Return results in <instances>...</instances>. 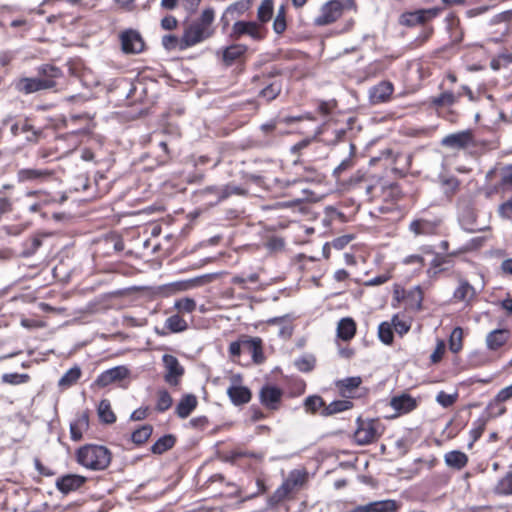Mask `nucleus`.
<instances>
[{"instance_id":"10","label":"nucleus","mask_w":512,"mask_h":512,"mask_svg":"<svg viewBox=\"0 0 512 512\" xmlns=\"http://www.w3.org/2000/svg\"><path fill=\"white\" fill-rule=\"evenodd\" d=\"M162 362L165 368V382L170 386H177L184 375V367L180 364L179 360L171 354H164L162 356Z\"/></svg>"},{"instance_id":"8","label":"nucleus","mask_w":512,"mask_h":512,"mask_svg":"<svg viewBox=\"0 0 512 512\" xmlns=\"http://www.w3.org/2000/svg\"><path fill=\"white\" fill-rule=\"evenodd\" d=\"M440 143L443 147L452 150H464L468 147L474 146V134L470 129L462 130L446 135L442 138Z\"/></svg>"},{"instance_id":"4","label":"nucleus","mask_w":512,"mask_h":512,"mask_svg":"<svg viewBox=\"0 0 512 512\" xmlns=\"http://www.w3.org/2000/svg\"><path fill=\"white\" fill-rule=\"evenodd\" d=\"M307 480V473L301 470H293L284 482L274 491L270 497L271 504H278L289 494L301 488Z\"/></svg>"},{"instance_id":"1","label":"nucleus","mask_w":512,"mask_h":512,"mask_svg":"<svg viewBox=\"0 0 512 512\" xmlns=\"http://www.w3.org/2000/svg\"><path fill=\"white\" fill-rule=\"evenodd\" d=\"M76 461L85 469L104 471L112 461L111 451L104 445L85 444L75 452Z\"/></svg>"},{"instance_id":"51","label":"nucleus","mask_w":512,"mask_h":512,"mask_svg":"<svg viewBox=\"0 0 512 512\" xmlns=\"http://www.w3.org/2000/svg\"><path fill=\"white\" fill-rule=\"evenodd\" d=\"M486 423L487 421L484 418H479L473 422V427L470 430L471 442L469 443V447H471L473 443L482 436L486 427Z\"/></svg>"},{"instance_id":"11","label":"nucleus","mask_w":512,"mask_h":512,"mask_svg":"<svg viewBox=\"0 0 512 512\" xmlns=\"http://www.w3.org/2000/svg\"><path fill=\"white\" fill-rule=\"evenodd\" d=\"M121 49L125 54H139L145 43L141 34L134 29H127L120 34Z\"/></svg>"},{"instance_id":"45","label":"nucleus","mask_w":512,"mask_h":512,"mask_svg":"<svg viewBox=\"0 0 512 512\" xmlns=\"http://www.w3.org/2000/svg\"><path fill=\"white\" fill-rule=\"evenodd\" d=\"M303 405L306 412L315 414L325 407V402L322 397L318 395H311L305 398Z\"/></svg>"},{"instance_id":"44","label":"nucleus","mask_w":512,"mask_h":512,"mask_svg":"<svg viewBox=\"0 0 512 512\" xmlns=\"http://www.w3.org/2000/svg\"><path fill=\"white\" fill-rule=\"evenodd\" d=\"M463 348V329L455 327L449 337V349L453 353H458Z\"/></svg>"},{"instance_id":"7","label":"nucleus","mask_w":512,"mask_h":512,"mask_svg":"<svg viewBox=\"0 0 512 512\" xmlns=\"http://www.w3.org/2000/svg\"><path fill=\"white\" fill-rule=\"evenodd\" d=\"M344 4L339 0H330L325 2L319 15L314 19L315 26H327L336 22L343 14Z\"/></svg>"},{"instance_id":"59","label":"nucleus","mask_w":512,"mask_h":512,"mask_svg":"<svg viewBox=\"0 0 512 512\" xmlns=\"http://www.w3.org/2000/svg\"><path fill=\"white\" fill-rule=\"evenodd\" d=\"M403 263L406 265H416L418 270H421L425 265V260L421 255L413 254L405 257Z\"/></svg>"},{"instance_id":"58","label":"nucleus","mask_w":512,"mask_h":512,"mask_svg":"<svg viewBox=\"0 0 512 512\" xmlns=\"http://www.w3.org/2000/svg\"><path fill=\"white\" fill-rule=\"evenodd\" d=\"M20 131L21 133H27V141H36L37 140V137H38V134L39 132L36 131L32 125H30L28 122H24L22 124H20Z\"/></svg>"},{"instance_id":"18","label":"nucleus","mask_w":512,"mask_h":512,"mask_svg":"<svg viewBox=\"0 0 512 512\" xmlns=\"http://www.w3.org/2000/svg\"><path fill=\"white\" fill-rule=\"evenodd\" d=\"M129 376V370L125 366H116L102 372L95 384L99 387H106L114 382L121 381Z\"/></svg>"},{"instance_id":"21","label":"nucleus","mask_w":512,"mask_h":512,"mask_svg":"<svg viewBox=\"0 0 512 512\" xmlns=\"http://www.w3.org/2000/svg\"><path fill=\"white\" fill-rule=\"evenodd\" d=\"M391 407L399 414H406L413 411L417 407V401L408 394L395 396L390 401Z\"/></svg>"},{"instance_id":"36","label":"nucleus","mask_w":512,"mask_h":512,"mask_svg":"<svg viewBox=\"0 0 512 512\" xmlns=\"http://www.w3.org/2000/svg\"><path fill=\"white\" fill-rule=\"evenodd\" d=\"M371 512H397L399 505L395 500L386 499L368 503Z\"/></svg>"},{"instance_id":"3","label":"nucleus","mask_w":512,"mask_h":512,"mask_svg":"<svg viewBox=\"0 0 512 512\" xmlns=\"http://www.w3.org/2000/svg\"><path fill=\"white\" fill-rule=\"evenodd\" d=\"M383 426L377 419H357V429L354 432V441L358 445H367L383 434Z\"/></svg>"},{"instance_id":"33","label":"nucleus","mask_w":512,"mask_h":512,"mask_svg":"<svg viewBox=\"0 0 512 512\" xmlns=\"http://www.w3.org/2000/svg\"><path fill=\"white\" fill-rule=\"evenodd\" d=\"M352 402L349 400H335L329 405L325 404V407L320 411V414L324 417H328L352 408Z\"/></svg>"},{"instance_id":"29","label":"nucleus","mask_w":512,"mask_h":512,"mask_svg":"<svg viewBox=\"0 0 512 512\" xmlns=\"http://www.w3.org/2000/svg\"><path fill=\"white\" fill-rule=\"evenodd\" d=\"M89 427V418L87 414H82L75 421L70 424V435L73 441H80L83 437V432Z\"/></svg>"},{"instance_id":"6","label":"nucleus","mask_w":512,"mask_h":512,"mask_svg":"<svg viewBox=\"0 0 512 512\" xmlns=\"http://www.w3.org/2000/svg\"><path fill=\"white\" fill-rule=\"evenodd\" d=\"M265 26L256 21H236L231 29L230 38L239 40L243 36H249L254 41H261L266 37Z\"/></svg>"},{"instance_id":"26","label":"nucleus","mask_w":512,"mask_h":512,"mask_svg":"<svg viewBox=\"0 0 512 512\" xmlns=\"http://www.w3.org/2000/svg\"><path fill=\"white\" fill-rule=\"evenodd\" d=\"M476 296L475 288L467 281L460 280L458 287L453 293V298L460 302L469 303Z\"/></svg>"},{"instance_id":"23","label":"nucleus","mask_w":512,"mask_h":512,"mask_svg":"<svg viewBox=\"0 0 512 512\" xmlns=\"http://www.w3.org/2000/svg\"><path fill=\"white\" fill-rule=\"evenodd\" d=\"M468 456L460 450H452L444 455V463L454 470H462L468 464Z\"/></svg>"},{"instance_id":"57","label":"nucleus","mask_w":512,"mask_h":512,"mask_svg":"<svg viewBox=\"0 0 512 512\" xmlns=\"http://www.w3.org/2000/svg\"><path fill=\"white\" fill-rule=\"evenodd\" d=\"M391 324L393 329L398 333L400 336L407 333L410 329V326L406 323V321L399 318L398 315H394L391 320Z\"/></svg>"},{"instance_id":"9","label":"nucleus","mask_w":512,"mask_h":512,"mask_svg":"<svg viewBox=\"0 0 512 512\" xmlns=\"http://www.w3.org/2000/svg\"><path fill=\"white\" fill-rule=\"evenodd\" d=\"M214 31H207L194 21L188 24L182 34V47H193L210 38Z\"/></svg>"},{"instance_id":"5","label":"nucleus","mask_w":512,"mask_h":512,"mask_svg":"<svg viewBox=\"0 0 512 512\" xmlns=\"http://www.w3.org/2000/svg\"><path fill=\"white\" fill-rule=\"evenodd\" d=\"M456 208L459 224L465 231L474 233L482 230L476 227V213L471 195H461L457 200Z\"/></svg>"},{"instance_id":"40","label":"nucleus","mask_w":512,"mask_h":512,"mask_svg":"<svg viewBox=\"0 0 512 512\" xmlns=\"http://www.w3.org/2000/svg\"><path fill=\"white\" fill-rule=\"evenodd\" d=\"M494 493L501 496L512 495V471L502 477L494 487Z\"/></svg>"},{"instance_id":"54","label":"nucleus","mask_w":512,"mask_h":512,"mask_svg":"<svg viewBox=\"0 0 512 512\" xmlns=\"http://www.w3.org/2000/svg\"><path fill=\"white\" fill-rule=\"evenodd\" d=\"M29 378L28 374L6 373L2 375V382L11 385H18L28 382Z\"/></svg>"},{"instance_id":"56","label":"nucleus","mask_w":512,"mask_h":512,"mask_svg":"<svg viewBox=\"0 0 512 512\" xmlns=\"http://www.w3.org/2000/svg\"><path fill=\"white\" fill-rule=\"evenodd\" d=\"M447 262L446 258L437 254L433 259L432 261L430 262V267L429 269L427 270V274L430 276V275H435L437 274L438 272L442 271L443 268L442 266Z\"/></svg>"},{"instance_id":"61","label":"nucleus","mask_w":512,"mask_h":512,"mask_svg":"<svg viewBox=\"0 0 512 512\" xmlns=\"http://www.w3.org/2000/svg\"><path fill=\"white\" fill-rule=\"evenodd\" d=\"M295 365L301 372H309L314 367V360L308 358H300L295 361Z\"/></svg>"},{"instance_id":"32","label":"nucleus","mask_w":512,"mask_h":512,"mask_svg":"<svg viewBox=\"0 0 512 512\" xmlns=\"http://www.w3.org/2000/svg\"><path fill=\"white\" fill-rule=\"evenodd\" d=\"M176 443V438L172 434H167L160 437L150 448L151 452L156 455H161L164 452L173 448Z\"/></svg>"},{"instance_id":"38","label":"nucleus","mask_w":512,"mask_h":512,"mask_svg":"<svg viewBox=\"0 0 512 512\" xmlns=\"http://www.w3.org/2000/svg\"><path fill=\"white\" fill-rule=\"evenodd\" d=\"M165 327L172 333H180L188 328V324L180 315L174 314L166 319Z\"/></svg>"},{"instance_id":"60","label":"nucleus","mask_w":512,"mask_h":512,"mask_svg":"<svg viewBox=\"0 0 512 512\" xmlns=\"http://www.w3.org/2000/svg\"><path fill=\"white\" fill-rule=\"evenodd\" d=\"M444 352H445V343H444V341L439 340L433 353L430 356L431 362L438 363L442 359Z\"/></svg>"},{"instance_id":"28","label":"nucleus","mask_w":512,"mask_h":512,"mask_svg":"<svg viewBox=\"0 0 512 512\" xmlns=\"http://www.w3.org/2000/svg\"><path fill=\"white\" fill-rule=\"evenodd\" d=\"M461 94H454L452 91H444L438 96L431 97L430 103L435 108L450 107L458 102Z\"/></svg>"},{"instance_id":"35","label":"nucleus","mask_w":512,"mask_h":512,"mask_svg":"<svg viewBox=\"0 0 512 512\" xmlns=\"http://www.w3.org/2000/svg\"><path fill=\"white\" fill-rule=\"evenodd\" d=\"M97 412L100 420L105 424H112L116 421V415L114 414L111 408V403L108 399L100 401Z\"/></svg>"},{"instance_id":"20","label":"nucleus","mask_w":512,"mask_h":512,"mask_svg":"<svg viewBox=\"0 0 512 512\" xmlns=\"http://www.w3.org/2000/svg\"><path fill=\"white\" fill-rule=\"evenodd\" d=\"M510 338V331L508 329H495L489 332L486 336L485 342L487 349L496 351L507 343Z\"/></svg>"},{"instance_id":"34","label":"nucleus","mask_w":512,"mask_h":512,"mask_svg":"<svg viewBox=\"0 0 512 512\" xmlns=\"http://www.w3.org/2000/svg\"><path fill=\"white\" fill-rule=\"evenodd\" d=\"M46 236L47 235L36 234V235L28 238L27 240H25V242L23 243L22 255L25 257H30V256L34 255L38 251V249L42 246L43 239Z\"/></svg>"},{"instance_id":"19","label":"nucleus","mask_w":512,"mask_h":512,"mask_svg":"<svg viewBox=\"0 0 512 512\" xmlns=\"http://www.w3.org/2000/svg\"><path fill=\"white\" fill-rule=\"evenodd\" d=\"M394 91L393 84L389 81H382L369 90V101L373 105L387 102Z\"/></svg>"},{"instance_id":"25","label":"nucleus","mask_w":512,"mask_h":512,"mask_svg":"<svg viewBox=\"0 0 512 512\" xmlns=\"http://www.w3.org/2000/svg\"><path fill=\"white\" fill-rule=\"evenodd\" d=\"M356 334V323L350 317L342 318L337 325V337L343 341H350Z\"/></svg>"},{"instance_id":"63","label":"nucleus","mask_w":512,"mask_h":512,"mask_svg":"<svg viewBox=\"0 0 512 512\" xmlns=\"http://www.w3.org/2000/svg\"><path fill=\"white\" fill-rule=\"evenodd\" d=\"M510 398H512V385H509V386L501 389L495 396V401L502 403V402H506Z\"/></svg>"},{"instance_id":"42","label":"nucleus","mask_w":512,"mask_h":512,"mask_svg":"<svg viewBox=\"0 0 512 512\" xmlns=\"http://www.w3.org/2000/svg\"><path fill=\"white\" fill-rule=\"evenodd\" d=\"M244 346L251 352L254 362L263 361L262 341L260 338H253L244 342Z\"/></svg>"},{"instance_id":"13","label":"nucleus","mask_w":512,"mask_h":512,"mask_svg":"<svg viewBox=\"0 0 512 512\" xmlns=\"http://www.w3.org/2000/svg\"><path fill=\"white\" fill-rule=\"evenodd\" d=\"M440 218H418L414 219L409 224V231L414 236H431L437 233L439 226L441 225Z\"/></svg>"},{"instance_id":"12","label":"nucleus","mask_w":512,"mask_h":512,"mask_svg":"<svg viewBox=\"0 0 512 512\" xmlns=\"http://www.w3.org/2000/svg\"><path fill=\"white\" fill-rule=\"evenodd\" d=\"M439 13V8L419 9L412 12H405L400 16V23L409 27L424 24L435 18Z\"/></svg>"},{"instance_id":"52","label":"nucleus","mask_w":512,"mask_h":512,"mask_svg":"<svg viewBox=\"0 0 512 512\" xmlns=\"http://www.w3.org/2000/svg\"><path fill=\"white\" fill-rule=\"evenodd\" d=\"M174 308L182 313H192L196 309V302L189 297L181 298L175 301Z\"/></svg>"},{"instance_id":"14","label":"nucleus","mask_w":512,"mask_h":512,"mask_svg":"<svg viewBox=\"0 0 512 512\" xmlns=\"http://www.w3.org/2000/svg\"><path fill=\"white\" fill-rule=\"evenodd\" d=\"M283 396V391L274 385H264L260 392L259 398L263 406L270 410H277L280 406Z\"/></svg>"},{"instance_id":"24","label":"nucleus","mask_w":512,"mask_h":512,"mask_svg":"<svg viewBox=\"0 0 512 512\" xmlns=\"http://www.w3.org/2000/svg\"><path fill=\"white\" fill-rule=\"evenodd\" d=\"M198 404L197 398L193 394L184 395L176 406V414L179 418H187Z\"/></svg>"},{"instance_id":"50","label":"nucleus","mask_w":512,"mask_h":512,"mask_svg":"<svg viewBox=\"0 0 512 512\" xmlns=\"http://www.w3.org/2000/svg\"><path fill=\"white\" fill-rule=\"evenodd\" d=\"M282 84L280 82H272L260 91V96L267 101H272L281 93Z\"/></svg>"},{"instance_id":"31","label":"nucleus","mask_w":512,"mask_h":512,"mask_svg":"<svg viewBox=\"0 0 512 512\" xmlns=\"http://www.w3.org/2000/svg\"><path fill=\"white\" fill-rule=\"evenodd\" d=\"M82 370L78 365L73 366L59 379L58 386L61 389H68L80 379Z\"/></svg>"},{"instance_id":"2","label":"nucleus","mask_w":512,"mask_h":512,"mask_svg":"<svg viewBox=\"0 0 512 512\" xmlns=\"http://www.w3.org/2000/svg\"><path fill=\"white\" fill-rule=\"evenodd\" d=\"M62 77V71L53 65H43L39 68V77L22 78L16 83V89L24 94L52 89L57 85L56 80Z\"/></svg>"},{"instance_id":"47","label":"nucleus","mask_w":512,"mask_h":512,"mask_svg":"<svg viewBox=\"0 0 512 512\" xmlns=\"http://www.w3.org/2000/svg\"><path fill=\"white\" fill-rule=\"evenodd\" d=\"M214 18H215V11L213 8L209 7V8H205L202 11L199 19L195 20L194 22L196 24L200 25L202 28H204L207 31H214L211 28Z\"/></svg>"},{"instance_id":"16","label":"nucleus","mask_w":512,"mask_h":512,"mask_svg":"<svg viewBox=\"0 0 512 512\" xmlns=\"http://www.w3.org/2000/svg\"><path fill=\"white\" fill-rule=\"evenodd\" d=\"M53 171L48 169L23 168L17 172V181L19 183H42L50 179Z\"/></svg>"},{"instance_id":"55","label":"nucleus","mask_w":512,"mask_h":512,"mask_svg":"<svg viewBox=\"0 0 512 512\" xmlns=\"http://www.w3.org/2000/svg\"><path fill=\"white\" fill-rule=\"evenodd\" d=\"M458 398V394H448L444 391H440L436 396V401L444 408L452 406Z\"/></svg>"},{"instance_id":"64","label":"nucleus","mask_w":512,"mask_h":512,"mask_svg":"<svg viewBox=\"0 0 512 512\" xmlns=\"http://www.w3.org/2000/svg\"><path fill=\"white\" fill-rule=\"evenodd\" d=\"M501 185L509 190H512V169L507 168L503 171L501 176Z\"/></svg>"},{"instance_id":"15","label":"nucleus","mask_w":512,"mask_h":512,"mask_svg":"<svg viewBox=\"0 0 512 512\" xmlns=\"http://www.w3.org/2000/svg\"><path fill=\"white\" fill-rule=\"evenodd\" d=\"M87 481V478L78 474H66L57 478L55 486L59 492L67 495L80 489Z\"/></svg>"},{"instance_id":"30","label":"nucleus","mask_w":512,"mask_h":512,"mask_svg":"<svg viewBox=\"0 0 512 512\" xmlns=\"http://www.w3.org/2000/svg\"><path fill=\"white\" fill-rule=\"evenodd\" d=\"M439 183L444 195L451 199L459 190L460 181L455 176H441Z\"/></svg>"},{"instance_id":"41","label":"nucleus","mask_w":512,"mask_h":512,"mask_svg":"<svg viewBox=\"0 0 512 512\" xmlns=\"http://www.w3.org/2000/svg\"><path fill=\"white\" fill-rule=\"evenodd\" d=\"M251 5V0H239L230 4L225 10H227V14H230L236 19L247 12L251 8Z\"/></svg>"},{"instance_id":"49","label":"nucleus","mask_w":512,"mask_h":512,"mask_svg":"<svg viewBox=\"0 0 512 512\" xmlns=\"http://www.w3.org/2000/svg\"><path fill=\"white\" fill-rule=\"evenodd\" d=\"M157 403H156V410L158 412H165L167 411L173 403V399L169 392L165 389L159 390L157 393Z\"/></svg>"},{"instance_id":"27","label":"nucleus","mask_w":512,"mask_h":512,"mask_svg":"<svg viewBox=\"0 0 512 512\" xmlns=\"http://www.w3.org/2000/svg\"><path fill=\"white\" fill-rule=\"evenodd\" d=\"M246 51V45L232 44L223 50L222 60L226 66H231L236 60L240 59Z\"/></svg>"},{"instance_id":"37","label":"nucleus","mask_w":512,"mask_h":512,"mask_svg":"<svg viewBox=\"0 0 512 512\" xmlns=\"http://www.w3.org/2000/svg\"><path fill=\"white\" fill-rule=\"evenodd\" d=\"M273 10V0H263L257 9L258 23L264 26L272 18Z\"/></svg>"},{"instance_id":"43","label":"nucleus","mask_w":512,"mask_h":512,"mask_svg":"<svg viewBox=\"0 0 512 512\" xmlns=\"http://www.w3.org/2000/svg\"><path fill=\"white\" fill-rule=\"evenodd\" d=\"M153 427L150 424H145L140 428L136 429L132 435L131 440L136 445L144 444L152 435Z\"/></svg>"},{"instance_id":"39","label":"nucleus","mask_w":512,"mask_h":512,"mask_svg":"<svg viewBox=\"0 0 512 512\" xmlns=\"http://www.w3.org/2000/svg\"><path fill=\"white\" fill-rule=\"evenodd\" d=\"M361 383H362L361 377L354 376V377L345 378L343 380H339L336 383V386L342 395H346V393H351L353 390L358 388Z\"/></svg>"},{"instance_id":"53","label":"nucleus","mask_w":512,"mask_h":512,"mask_svg":"<svg viewBox=\"0 0 512 512\" xmlns=\"http://www.w3.org/2000/svg\"><path fill=\"white\" fill-rule=\"evenodd\" d=\"M162 45L167 50H186V47H182V37L178 38L175 35H165L162 37Z\"/></svg>"},{"instance_id":"46","label":"nucleus","mask_w":512,"mask_h":512,"mask_svg":"<svg viewBox=\"0 0 512 512\" xmlns=\"http://www.w3.org/2000/svg\"><path fill=\"white\" fill-rule=\"evenodd\" d=\"M286 28V7L281 5L273 21V31L276 34L281 35L286 30Z\"/></svg>"},{"instance_id":"22","label":"nucleus","mask_w":512,"mask_h":512,"mask_svg":"<svg viewBox=\"0 0 512 512\" xmlns=\"http://www.w3.org/2000/svg\"><path fill=\"white\" fill-rule=\"evenodd\" d=\"M227 395L236 406L248 403L252 397L251 391L247 387L235 384L228 387Z\"/></svg>"},{"instance_id":"17","label":"nucleus","mask_w":512,"mask_h":512,"mask_svg":"<svg viewBox=\"0 0 512 512\" xmlns=\"http://www.w3.org/2000/svg\"><path fill=\"white\" fill-rule=\"evenodd\" d=\"M205 192L215 195L217 202H221L233 195L245 196L248 193L247 189L234 183H228L222 186H210L205 189Z\"/></svg>"},{"instance_id":"62","label":"nucleus","mask_w":512,"mask_h":512,"mask_svg":"<svg viewBox=\"0 0 512 512\" xmlns=\"http://www.w3.org/2000/svg\"><path fill=\"white\" fill-rule=\"evenodd\" d=\"M498 213L505 219H510L512 217V198L499 206Z\"/></svg>"},{"instance_id":"48","label":"nucleus","mask_w":512,"mask_h":512,"mask_svg":"<svg viewBox=\"0 0 512 512\" xmlns=\"http://www.w3.org/2000/svg\"><path fill=\"white\" fill-rule=\"evenodd\" d=\"M378 337L382 343L386 345L392 344L394 336L391 322L384 321L379 324Z\"/></svg>"}]
</instances>
